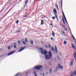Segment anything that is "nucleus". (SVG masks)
Here are the masks:
<instances>
[{
  "label": "nucleus",
  "instance_id": "50",
  "mask_svg": "<svg viewBox=\"0 0 76 76\" xmlns=\"http://www.w3.org/2000/svg\"><path fill=\"white\" fill-rule=\"evenodd\" d=\"M11 48H12V47H13V46H11Z\"/></svg>",
  "mask_w": 76,
  "mask_h": 76
},
{
  "label": "nucleus",
  "instance_id": "17",
  "mask_svg": "<svg viewBox=\"0 0 76 76\" xmlns=\"http://www.w3.org/2000/svg\"><path fill=\"white\" fill-rule=\"evenodd\" d=\"M14 48H16V43H14Z\"/></svg>",
  "mask_w": 76,
  "mask_h": 76
},
{
  "label": "nucleus",
  "instance_id": "33",
  "mask_svg": "<svg viewBox=\"0 0 76 76\" xmlns=\"http://www.w3.org/2000/svg\"><path fill=\"white\" fill-rule=\"evenodd\" d=\"M67 42H66V41H64V44H66Z\"/></svg>",
  "mask_w": 76,
  "mask_h": 76
},
{
  "label": "nucleus",
  "instance_id": "27",
  "mask_svg": "<svg viewBox=\"0 0 76 76\" xmlns=\"http://www.w3.org/2000/svg\"><path fill=\"white\" fill-rule=\"evenodd\" d=\"M48 47L49 48H50L51 46L50 45H48Z\"/></svg>",
  "mask_w": 76,
  "mask_h": 76
},
{
  "label": "nucleus",
  "instance_id": "10",
  "mask_svg": "<svg viewBox=\"0 0 76 76\" xmlns=\"http://www.w3.org/2000/svg\"><path fill=\"white\" fill-rule=\"evenodd\" d=\"M71 45L72 46V48H74V49L75 50H76V47H75L73 45L72 43L71 44Z\"/></svg>",
  "mask_w": 76,
  "mask_h": 76
},
{
  "label": "nucleus",
  "instance_id": "34",
  "mask_svg": "<svg viewBox=\"0 0 76 76\" xmlns=\"http://www.w3.org/2000/svg\"><path fill=\"white\" fill-rule=\"evenodd\" d=\"M64 29H65V31H67V29L66 28H64Z\"/></svg>",
  "mask_w": 76,
  "mask_h": 76
},
{
  "label": "nucleus",
  "instance_id": "2",
  "mask_svg": "<svg viewBox=\"0 0 76 76\" xmlns=\"http://www.w3.org/2000/svg\"><path fill=\"white\" fill-rule=\"evenodd\" d=\"M39 50H40L41 54H43V55H45V56L47 55V54L48 53L47 52V51L46 50L44 51V49L43 48H41L40 49H39Z\"/></svg>",
  "mask_w": 76,
  "mask_h": 76
},
{
  "label": "nucleus",
  "instance_id": "24",
  "mask_svg": "<svg viewBox=\"0 0 76 76\" xmlns=\"http://www.w3.org/2000/svg\"><path fill=\"white\" fill-rule=\"evenodd\" d=\"M61 32L63 34H64V35H66V33H65V32L64 31H61Z\"/></svg>",
  "mask_w": 76,
  "mask_h": 76
},
{
  "label": "nucleus",
  "instance_id": "48",
  "mask_svg": "<svg viewBox=\"0 0 76 76\" xmlns=\"http://www.w3.org/2000/svg\"><path fill=\"white\" fill-rule=\"evenodd\" d=\"M56 18H57V15H56Z\"/></svg>",
  "mask_w": 76,
  "mask_h": 76
},
{
  "label": "nucleus",
  "instance_id": "31",
  "mask_svg": "<svg viewBox=\"0 0 76 76\" xmlns=\"http://www.w3.org/2000/svg\"><path fill=\"white\" fill-rule=\"evenodd\" d=\"M19 22V20H17L16 21V23L18 24Z\"/></svg>",
  "mask_w": 76,
  "mask_h": 76
},
{
  "label": "nucleus",
  "instance_id": "42",
  "mask_svg": "<svg viewBox=\"0 0 76 76\" xmlns=\"http://www.w3.org/2000/svg\"><path fill=\"white\" fill-rule=\"evenodd\" d=\"M56 8H57V9H58V6L56 7Z\"/></svg>",
  "mask_w": 76,
  "mask_h": 76
},
{
  "label": "nucleus",
  "instance_id": "32",
  "mask_svg": "<svg viewBox=\"0 0 76 76\" xmlns=\"http://www.w3.org/2000/svg\"><path fill=\"white\" fill-rule=\"evenodd\" d=\"M18 44H20V40H18Z\"/></svg>",
  "mask_w": 76,
  "mask_h": 76
},
{
  "label": "nucleus",
  "instance_id": "7",
  "mask_svg": "<svg viewBox=\"0 0 76 76\" xmlns=\"http://www.w3.org/2000/svg\"><path fill=\"white\" fill-rule=\"evenodd\" d=\"M53 13H55L56 15H57V11L56 10V8H55L53 9Z\"/></svg>",
  "mask_w": 76,
  "mask_h": 76
},
{
  "label": "nucleus",
  "instance_id": "45",
  "mask_svg": "<svg viewBox=\"0 0 76 76\" xmlns=\"http://www.w3.org/2000/svg\"><path fill=\"white\" fill-rule=\"evenodd\" d=\"M57 20L58 21L59 20H58V18H56Z\"/></svg>",
  "mask_w": 76,
  "mask_h": 76
},
{
  "label": "nucleus",
  "instance_id": "49",
  "mask_svg": "<svg viewBox=\"0 0 76 76\" xmlns=\"http://www.w3.org/2000/svg\"><path fill=\"white\" fill-rule=\"evenodd\" d=\"M50 25L51 26H52L53 25V24H52V23L50 24Z\"/></svg>",
  "mask_w": 76,
  "mask_h": 76
},
{
  "label": "nucleus",
  "instance_id": "20",
  "mask_svg": "<svg viewBox=\"0 0 76 76\" xmlns=\"http://www.w3.org/2000/svg\"><path fill=\"white\" fill-rule=\"evenodd\" d=\"M25 42L26 43V42H28V39L27 38H26L25 39Z\"/></svg>",
  "mask_w": 76,
  "mask_h": 76
},
{
  "label": "nucleus",
  "instance_id": "8",
  "mask_svg": "<svg viewBox=\"0 0 76 76\" xmlns=\"http://www.w3.org/2000/svg\"><path fill=\"white\" fill-rule=\"evenodd\" d=\"M55 52L56 53H57V47L56 46H55Z\"/></svg>",
  "mask_w": 76,
  "mask_h": 76
},
{
  "label": "nucleus",
  "instance_id": "37",
  "mask_svg": "<svg viewBox=\"0 0 76 76\" xmlns=\"http://www.w3.org/2000/svg\"><path fill=\"white\" fill-rule=\"evenodd\" d=\"M45 46L46 47V48H48V46H47V45H45Z\"/></svg>",
  "mask_w": 76,
  "mask_h": 76
},
{
  "label": "nucleus",
  "instance_id": "18",
  "mask_svg": "<svg viewBox=\"0 0 76 76\" xmlns=\"http://www.w3.org/2000/svg\"><path fill=\"white\" fill-rule=\"evenodd\" d=\"M73 63V61H71L70 65V66H72Z\"/></svg>",
  "mask_w": 76,
  "mask_h": 76
},
{
  "label": "nucleus",
  "instance_id": "21",
  "mask_svg": "<svg viewBox=\"0 0 76 76\" xmlns=\"http://www.w3.org/2000/svg\"><path fill=\"white\" fill-rule=\"evenodd\" d=\"M62 14H63V16H64V18H65L66 17L65 16V15H64V12H63H63H62Z\"/></svg>",
  "mask_w": 76,
  "mask_h": 76
},
{
  "label": "nucleus",
  "instance_id": "22",
  "mask_svg": "<svg viewBox=\"0 0 76 76\" xmlns=\"http://www.w3.org/2000/svg\"><path fill=\"white\" fill-rule=\"evenodd\" d=\"M51 48L52 51H54V48H53V47H52Z\"/></svg>",
  "mask_w": 76,
  "mask_h": 76
},
{
  "label": "nucleus",
  "instance_id": "43",
  "mask_svg": "<svg viewBox=\"0 0 76 76\" xmlns=\"http://www.w3.org/2000/svg\"><path fill=\"white\" fill-rule=\"evenodd\" d=\"M55 5L56 7V6H57V4H55Z\"/></svg>",
  "mask_w": 76,
  "mask_h": 76
},
{
  "label": "nucleus",
  "instance_id": "53",
  "mask_svg": "<svg viewBox=\"0 0 76 76\" xmlns=\"http://www.w3.org/2000/svg\"><path fill=\"white\" fill-rule=\"evenodd\" d=\"M42 73H41V74H40V75H41V76H42Z\"/></svg>",
  "mask_w": 76,
  "mask_h": 76
},
{
  "label": "nucleus",
  "instance_id": "14",
  "mask_svg": "<svg viewBox=\"0 0 76 76\" xmlns=\"http://www.w3.org/2000/svg\"><path fill=\"white\" fill-rule=\"evenodd\" d=\"M74 58L75 59V60H76V53L75 52L74 53Z\"/></svg>",
  "mask_w": 76,
  "mask_h": 76
},
{
  "label": "nucleus",
  "instance_id": "41",
  "mask_svg": "<svg viewBox=\"0 0 76 76\" xmlns=\"http://www.w3.org/2000/svg\"><path fill=\"white\" fill-rule=\"evenodd\" d=\"M46 75H48V72H47L46 73Z\"/></svg>",
  "mask_w": 76,
  "mask_h": 76
},
{
  "label": "nucleus",
  "instance_id": "30",
  "mask_svg": "<svg viewBox=\"0 0 76 76\" xmlns=\"http://www.w3.org/2000/svg\"><path fill=\"white\" fill-rule=\"evenodd\" d=\"M23 17L24 18H25V17H27V16H28V15H23Z\"/></svg>",
  "mask_w": 76,
  "mask_h": 76
},
{
  "label": "nucleus",
  "instance_id": "39",
  "mask_svg": "<svg viewBox=\"0 0 76 76\" xmlns=\"http://www.w3.org/2000/svg\"><path fill=\"white\" fill-rule=\"evenodd\" d=\"M64 19H65V21H67V20H66V18H64Z\"/></svg>",
  "mask_w": 76,
  "mask_h": 76
},
{
  "label": "nucleus",
  "instance_id": "55",
  "mask_svg": "<svg viewBox=\"0 0 76 76\" xmlns=\"http://www.w3.org/2000/svg\"><path fill=\"white\" fill-rule=\"evenodd\" d=\"M58 59H59V57H58Z\"/></svg>",
  "mask_w": 76,
  "mask_h": 76
},
{
  "label": "nucleus",
  "instance_id": "23",
  "mask_svg": "<svg viewBox=\"0 0 76 76\" xmlns=\"http://www.w3.org/2000/svg\"><path fill=\"white\" fill-rule=\"evenodd\" d=\"M30 43H31V44H33V41L32 40H30Z\"/></svg>",
  "mask_w": 76,
  "mask_h": 76
},
{
  "label": "nucleus",
  "instance_id": "47",
  "mask_svg": "<svg viewBox=\"0 0 76 76\" xmlns=\"http://www.w3.org/2000/svg\"><path fill=\"white\" fill-rule=\"evenodd\" d=\"M19 32V31H16V32H17V33H18V32Z\"/></svg>",
  "mask_w": 76,
  "mask_h": 76
},
{
  "label": "nucleus",
  "instance_id": "12",
  "mask_svg": "<svg viewBox=\"0 0 76 76\" xmlns=\"http://www.w3.org/2000/svg\"><path fill=\"white\" fill-rule=\"evenodd\" d=\"M49 72L50 74H52V73H53V71H52V69H50L49 70Z\"/></svg>",
  "mask_w": 76,
  "mask_h": 76
},
{
  "label": "nucleus",
  "instance_id": "6",
  "mask_svg": "<svg viewBox=\"0 0 76 76\" xmlns=\"http://www.w3.org/2000/svg\"><path fill=\"white\" fill-rule=\"evenodd\" d=\"M14 53V51L10 52L8 53V56H9L12 55V54H13V53Z\"/></svg>",
  "mask_w": 76,
  "mask_h": 76
},
{
  "label": "nucleus",
  "instance_id": "44",
  "mask_svg": "<svg viewBox=\"0 0 76 76\" xmlns=\"http://www.w3.org/2000/svg\"><path fill=\"white\" fill-rule=\"evenodd\" d=\"M50 39H51V40H53V38H50Z\"/></svg>",
  "mask_w": 76,
  "mask_h": 76
},
{
  "label": "nucleus",
  "instance_id": "26",
  "mask_svg": "<svg viewBox=\"0 0 76 76\" xmlns=\"http://www.w3.org/2000/svg\"><path fill=\"white\" fill-rule=\"evenodd\" d=\"M61 26L63 28H65L66 27H65L64 26V24H63L61 25Z\"/></svg>",
  "mask_w": 76,
  "mask_h": 76
},
{
  "label": "nucleus",
  "instance_id": "9",
  "mask_svg": "<svg viewBox=\"0 0 76 76\" xmlns=\"http://www.w3.org/2000/svg\"><path fill=\"white\" fill-rule=\"evenodd\" d=\"M29 1V0H26L25 1V5L24 6H26V4H27L28 3V1Z\"/></svg>",
  "mask_w": 76,
  "mask_h": 76
},
{
  "label": "nucleus",
  "instance_id": "52",
  "mask_svg": "<svg viewBox=\"0 0 76 76\" xmlns=\"http://www.w3.org/2000/svg\"><path fill=\"white\" fill-rule=\"evenodd\" d=\"M22 39H21V40H20V41H21V42H22Z\"/></svg>",
  "mask_w": 76,
  "mask_h": 76
},
{
  "label": "nucleus",
  "instance_id": "3",
  "mask_svg": "<svg viewBox=\"0 0 76 76\" xmlns=\"http://www.w3.org/2000/svg\"><path fill=\"white\" fill-rule=\"evenodd\" d=\"M42 68V66L41 65H38L34 66V69H36V70H40L41 68Z\"/></svg>",
  "mask_w": 76,
  "mask_h": 76
},
{
  "label": "nucleus",
  "instance_id": "15",
  "mask_svg": "<svg viewBox=\"0 0 76 76\" xmlns=\"http://www.w3.org/2000/svg\"><path fill=\"white\" fill-rule=\"evenodd\" d=\"M62 22L64 23V24H66L65 22H64V18H63V16H62Z\"/></svg>",
  "mask_w": 76,
  "mask_h": 76
},
{
  "label": "nucleus",
  "instance_id": "5",
  "mask_svg": "<svg viewBox=\"0 0 76 76\" xmlns=\"http://www.w3.org/2000/svg\"><path fill=\"white\" fill-rule=\"evenodd\" d=\"M58 67L60 69H63V66H60V64H58Z\"/></svg>",
  "mask_w": 76,
  "mask_h": 76
},
{
  "label": "nucleus",
  "instance_id": "25",
  "mask_svg": "<svg viewBox=\"0 0 76 76\" xmlns=\"http://www.w3.org/2000/svg\"><path fill=\"white\" fill-rule=\"evenodd\" d=\"M22 42L23 44H24V45H26V43H25V41H23Z\"/></svg>",
  "mask_w": 76,
  "mask_h": 76
},
{
  "label": "nucleus",
  "instance_id": "40",
  "mask_svg": "<svg viewBox=\"0 0 76 76\" xmlns=\"http://www.w3.org/2000/svg\"><path fill=\"white\" fill-rule=\"evenodd\" d=\"M55 19V17H52V19Z\"/></svg>",
  "mask_w": 76,
  "mask_h": 76
},
{
  "label": "nucleus",
  "instance_id": "13",
  "mask_svg": "<svg viewBox=\"0 0 76 76\" xmlns=\"http://www.w3.org/2000/svg\"><path fill=\"white\" fill-rule=\"evenodd\" d=\"M43 24H44V20H41V23L40 25H43Z\"/></svg>",
  "mask_w": 76,
  "mask_h": 76
},
{
  "label": "nucleus",
  "instance_id": "54",
  "mask_svg": "<svg viewBox=\"0 0 76 76\" xmlns=\"http://www.w3.org/2000/svg\"><path fill=\"white\" fill-rule=\"evenodd\" d=\"M58 6L57 5V6H56L55 7H57Z\"/></svg>",
  "mask_w": 76,
  "mask_h": 76
},
{
  "label": "nucleus",
  "instance_id": "19",
  "mask_svg": "<svg viewBox=\"0 0 76 76\" xmlns=\"http://www.w3.org/2000/svg\"><path fill=\"white\" fill-rule=\"evenodd\" d=\"M72 37L73 39L74 40V41H76V39H75V38L74 36H73V35H72Z\"/></svg>",
  "mask_w": 76,
  "mask_h": 76
},
{
  "label": "nucleus",
  "instance_id": "51",
  "mask_svg": "<svg viewBox=\"0 0 76 76\" xmlns=\"http://www.w3.org/2000/svg\"><path fill=\"white\" fill-rule=\"evenodd\" d=\"M43 76H44V74H43Z\"/></svg>",
  "mask_w": 76,
  "mask_h": 76
},
{
  "label": "nucleus",
  "instance_id": "36",
  "mask_svg": "<svg viewBox=\"0 0 76 76\" xmlns=\"http://www.w3.org/2000/svg\"><path fill=\"white\" fill-rule=\"evenodd\" d=\"M62 1H61V7H62Z\"/></svg>",
  "mask_w": 76,
  "mask_h": 76
},
{
  "label": "nucleus",
  "instance_id": "28",
  "mask_svg": "<svg viewBox=\"0 0 76 76\" xmlns=\"http://www.w3.org/2000/svg\"><path fill=\"white\" fill-rule=\"evenodd\" d=\"M74 73L75 75L76 76V71H75L74 72Z\"/></svg>",
  "mask_w": 76,
  "mask_h": 76
},
{
  "label": "nucleus",
  "instance_id": "4",
  "mask_svg": "<svg viewBox=\"0 0 76 76\" xmlns=\"http://www.w3.org/2000/svg\"><path fill=\"white\" fill-rule=\"evenodd\" d=\"M25 48V47L21 48L19 50V52H21L22 51H23Z\"/></svg>",
  "mask_w": 76,
  "mask_h": 76
},
{
  "label": "nucleus",
  "instance_id": "46",
  "mask_svg": "<svg viewBox=\"0 0 76 76\" xmlns=\"http://www.w3.org/2000/svg\"><path fill=\"white\" fill-rule=\"evenodd\" d=\"M66 21V23H67V24H68V23L67 22V20H66V21Z\"/></svg>",
  "mask_w": 76,
  "mask_h": 76
},
{
  "label": "nucleus",
  "instance_id": "29",
  "mask_svg": "<svg viewBox=\"0 0 76 76\" xmlns=\"http://www.w3.org/2000/svg\"><path fill=\"white\" fill-rule=\"evenodd\" d=\"M8 50H10V46H8Z\"/></svg>",
  "mask_w": 76,
  "mask_h": 76
},
{
  "label": "nucleus",
  "instance_id": "35",
  "mask_svg": "<svg viewBox=\"0 0 76 76\" xmlns=\"http://www.w3.org/2000/svg\"><path fill=\"white\" fill-rule=\"evenodd\" d=\"M10 10H9V11L8 12V13L6 14V15H7V14H8V13H9V12H10Z\"/></svg>",
  "mask_w": 76,
  "mask_h": 76
},
{
  "label": "nucleus",
  "instance_id": "56",
  "mask_svg": "<svg viewBox=\"0 0 76 76\" xmlns=\"http://www.w3.org/2000/svg\"><path fill=\"white\" fill-rule=\"evenodd\" d=\"M75 44H76V42H75Z\"/></svg>",
  "mask_w": 76,
  "mask_h": 76
},
{
  "label": "nucleus",
  "instance_id": "11",
  "mask_svg": "<svg viewBox=\"0 0 76 76\" xmlns=\"http://www.w3.org/2000/svg\"><path fill=\"white\" fill-rule=\"evenodd\" d=\"M52 34L53 37H55V33H54V32L53 31L52 33Z\"/></svg>",
  "mask_w": 76,
  "mask_h": 76
},
{
  "label": "nucleus",
  "instance_id": "16",
  "mask_svg": "<svg viewBox=\"0 0 76 76\" xmlns=\"http://www.w3.org/2000/svg\"><path fill=\"white\" fill-rule=\"evenodd\" d=\"M62 22L64 23V24H66L65 22H64V18H63V16H62Z\"/></svg>",
  "mask_w": 76,
  "mask_h": 76
},
{
  "label": "nucleus",
  "instance_id": "1",
  "mask_svg": "<svg viewBox=\"0 0 76 76\" xmlns=\"http://www.w3.org/2000/svg\"><path fill=\"white\" fill-rule=\"evenodd\" d=\"M49 55H45V58L46 60H49V59H51V57L52 56V53L51 52L50 50H49L48 52Z\"/></svg>",
  "mask_w": 76,
  "mask_h": 76
},
{
  "label": "nucleus",
  "instance_id": "38",
  "mask_svg": "<svg viewBox=\"0 0 76 76\" xmlns=\"http://www.w3.org/2000/svg\"><path fill=\"white\" fill-rule=\"evenodd\" d=\"M56 69H57V70L58 69V67H56Z\"/></svg>",
  "mask_w": 76,
  "mask_h": 76
}]
</instances>
